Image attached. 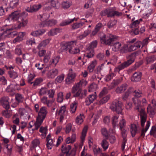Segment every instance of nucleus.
<instances>
[{
  "label": "nucleus",
  "mask_w": 156,
  "mask_h": 156,
  "mask_svg": "<svg viewBox=\"0 0 156 156\" xmlns=\"http://www.w3.org/2000/svg\"><path fill=\"white\" fill-rule=\"evenodd\" d=\"M132 92H133V94L134 97V98H132V101L135 105V108L140 113L141 126L142 127H144L147 119V115L144 112L143 108L142 107L140 101L137 99L138 98L141 97L143 95L142 91L139 89L134 90L133 89L130 87L125 92L123 96V99L124 100H126L129 94Z\"/></svg>",
  "instance_id": "obj_1"
},
{
  "label": "nucleus",
  "mask_w": 156,
  "mask_h": 156,
  "mask_svg": "<svg viewBox=\"0 0 156 156\" xmlns=\"http://www.w3.org/2000/svg\"><path fill=\"white\" fill-rule=\"evenodd\" d=\"M150 37L146 38L144 39L143 42L140 41H137L135 43L131 45L129 47L126 46L124 49L122 50L124 53H126L127 52H131L139 48L140 47H142L144 45L147 44L149 40H151V38H150Z\"/></svg>",
  "instance_id": "obj_2"
},
{
  "label": "nucleus",
  "mask_w": 156,
  "mask_h": 156,
  "mask_svg": "<svg viewBox=\"0 0 156 156\" xmlns=\"http://www.w3.org/2000/svg\"><path fill=\"white\" fill-rule=\"evenodd\" d=\"M108 45L112 46V49L114 51H117L121 50V51L123 53L124 52L122 51V50L126 46H125L123 48L121 49V45L117 41V37L111 34H110L108 37Z\"/></svg>",
  "instance_id": "obj_3"
},
{
  "label": "nucleus",
  "mask_w": 156,
  "mask_h": 156,
  "mask_svg": "<svg viewBox=\"0 0 156 156\" xmlns=\"http://www.w3.org/2000/svg\"><path fill=\"white\" fill-rule=\"evenodd\" d=\"M137 54V53L135 52L129 55L127 57V60L115 68V70L119 72L129 66L134 62Z\"/></svg>",
  "instance_id": "obj_4"
},
{
  "label": "nucleus",
  "mask_w": 156,
  "mask_h": 156,
  "mask_svg": "<svg viewBox=\"0 0 156 156\" xmlns=\"http://www.w3.org/2000/svg\"><path fill=\"white\" fill-rule=\"evenodd\" d=\"M76 42L71 41L62 45L61 48V51L66 52L68 51L71 54H75L79 53L80 50L77 48H75Z\"/></svg>",
  "instance_id": "obj_5"
},
{
  "label": "nucleus",
  "mask_w": 156,
  "mask_h": 156,
  "mask_svg": "<svg viewBox=\"0 0 156 156\" xmlns=\"http://www.w3.org/2000/svg\"><path fill=\"white\" fill-rule=\"evenodd\" d=\"M110 108L113 111H115L118 114H122L121 103L118 100H116L112 102Z\"/></svg>",
  "instance_id": "obj_6"
},
{
  "label": "nucleus",
  "mask_w": 156,
  "mask_h": 156,
  "mask_svg": "<svg viewBox=\"0 0 156 156\" xmlns=\"http://www.w3.org/2000/svg\"><path fill=\"white\" fill-rule=\"evenodd\" d=\"M12 27L5 25L1 28V31L3 32L4 34H7L5 36L8 35L9 37H13L17 35V32L16 31H12L13 30Z\"/></svg>",
  "instance_id": "obj_7"
},
{
  "label": "nucleus",
  "mask_w": 156,
  "mask_h": 156,
  "mask_svg": "<svg viewBox=\"0 0 156 156\" xmlns=\"http://www.w3.org/2000/svg\"><path fill=\"white\" fill-rule=\"evenodd\" d=\"M28 15V13L25 12H23L21 13L20 12L16 11L12 12L9 15V17L13 21H17L18 22L20 20V19L24 15L27 16Z\"/></svg>",
  "instance_id": "obj_8"
},
{
  "label": "nucleus",
  "mask_w": 156,
  "mask_h": 156,
  "mask_svg": "<svg viewBox=\"0 0 156 156\" xmlns=\"http://www.w3.org/2000/svg\"><path fill=\"white\" fill-rule=\"evenodd\" d=\"M147 111L148 113L151 117H153V116L156 114V101L155 100L153 99L151 101V104L148 105L147 107Z\"/></svg>",
  "instance_id": "obj_9"
},
{
  "label": "nucleus",
  "mask_w": 156,
  "mask_h": 156,
  "mask_svg": "<svg viewBox=\"0 0 156 156\" xmlns=\"http://www.w3.org/2000/svg\"><path fill=\"white\" fill-rule=\"evenodd\" d=\"M122 15V13L116 10V8L113 7L108 9V17L115 16L119 17Z\"/></svg>",
  "instance_id": "obj_10"
},
{
  "label": "nucleus",
  "mask_w": 156,
  "mask_h": 156,
  "mask_svg": "<svg viewBox=\"0 0 156 156\" xmlns=\"http://www.w3.org/2000/svg\"><path fill=\"white\" fill-rule=\"evenodd\" d=\"M48 112L46 107L43 106L41 107L39 112L37 118L44 120L46 117Z\"/></svg>",
  "instance_id": "obj_11"
},
{
  "label": "nucleus",
  "mask_w": 156,
  "mask_h": 156,
  "mask_svg": "<svg viewBox=\"0 0 156 156\" xmlns=\"http://www.w3.org/2000/svg\"><path fill=\"white\" fill-rule=\"evenodd\" d=\"M27 16L24 15L20 19V20L18 22V24L16 28L20 29L22 27H24L27 26L28 23V20L26 17Z\"/></svg>",
  "instance_id": "obj_12"
},
{
  "label": "nucleus",
  "mask_w": 156,
  "mask_h": 156,
  "mask_svg": "<svg viewBox=\"0 0 156 156\" xmlns=\"http://www.w3.org/2000/svg\"><path fill=\"white\" fill-rule=\"evenodd\" d=\"M83 82V81L81 80L73 87L71 90V92L73 94H75L76 92L79 91L82 89Z\"/></svg>",
  "instance_id": "obj_13"
},
{
  "label": "nucleus",
  "mask_w": 156,
  "mask_h": 156,
  "mask_svg": "<svg viewBox=\"0 0 156 156\" xmlns=\"http://www.w3.org/2000/svg\"><path fill=\"white\" fill-rule=\"evenodd\" d=\"M57 23V21L56 20L51 19L42 21V24L43 27H52L56 25Z\"/></svg>",
  "instance_id": "obj_14"
},
{
  "label": "nucleus",
  "mask_w": 156,
  "mask_h": 156,
  "mask_svg": "<svg viewBox=\"0 0 156 156\" xmlns=\"http://www.w3.org/2000/svg\"><path fill=\"white\" fill-rule=\"evenodd\" d=\"M87 90H82L81 89L79 91L73 94V97H78L79 99H82L85 97L87 95Z\"/></svg>",
  "instance_id": "obj_15"
},
{
  "label": "nucleus",
  "mask_w": 156,
  "mask_h": 156,
  "mask_svg": "<svg viewBox=\"0 0 156 156\" xmlns=\"http://www.w3.org/2000/svg\"><path fill=\"white\" fill-rule=\"evenodd\" d=\"M41 7V5H34L27 7L26 10L29 12H33L38 11Z\"/></svg>",
  "instance_id": "obj_16"
},
{
  "label": "nucleus",
  "mask_w": 156,
  "mask_h": 156,
  "mask_svg": "<svg viewBox=\"0 0 156 156\" xmlns=\"http://www.w3.org/2000/svg\"><path fill=\"white\" fill-rule=\"evenodd\" d=\"M142 73L140 72H136L134 73L131 78V81L134 82H138L141 79Z\"/></svg>",
  "instance_id": "obj_17"
},
{
  "label": "nucleus",
  "mask_w": 156,
  "mask_h": 156,
  "mask_svg": "<svg viewBox=\"0 0 156 156\" xmlns=\"http://www.w3.org/2000/svg\"><path fill=\"white\" fill-rule=\"evenodd\" d=\"M9 98L8 97H4L2 98L0 100L2 106L6 109H8L9 108Z\"/></svg>",
  "instance_id": "obj_18"
},
{
  "label": "nucleus",
  "mask_w": 156,
  "mask_h": 156,
  "mask_svg": "<svg viewBox=\"0 0 156 156\" xmlns=\"http://www.w3.org/2000/svg\"><path fill=\"white\" fill-rule=\"evenodd\" d=\"M66 111V107L62 106L58 111V115L59 118L60 122H63L65 117V113Z\"/></svg>",
  "instance_id": "obj_19"
},
{
  "label": "nucleus",
  "mask_w": 156,
  "mask_h": 156,
  "mask_svg": "<svg viewBox=\"0 0 156 156\" xmlns=\"http://www.w3.org/2000/svg\"><path fill=\"white\" fill-rule=\"evenodd\" d=\"M114 129H110L109 134L108 133V140H109L111 143H114L115 140V138L114 136Z\"/></svg>",
  "instance_id": "obj_20"
},
{
  "label": "nucleus",
  "mask_w": 156,
  "mask_h": 156,
  "mask_svg": "<svg viewBox=\"0 0 156 156\" xmlns=\"http://www.w3.org/2000/svg\"><path fill=\"white\" fill-rule=\"evenodd\" d=\"M58 73V70L56 69H53L50 70L47 73V77L50 78H54Z\"/></svg>",
  "instance_id": "obj_21"
},
{
  "label": "nucleus",
  "mask_w": 156,
  "mask_h": 156,
  "mask_svg": "<svg viewBox=\"0 0 156 156\" xmlns=\"http://www.w3.org/2000/svg\"><path fill=\"white\" fill-rule=\"evenodd\" d=\"M26 34L25 32H21L19 33L18 36L15 38L13 41V42L15 44L17 42H19L22 41L23 39V37Z\"/></svg>",
  "instance_id": "obj_22"
},
{
  "label": "nucleus",
  "mask_w": 156,
  "mask_h": 156,
  "mask_svg": "<svg viewBox=\"0 0 156 156\" xmlns=\"http://www.w3.org/2000/svg\"><path fill=\"white\" fill-rule=\"evenodd\" d=\"M75 20L76 21H77V19H75V18H74L73 19H69L66 20L64 21H62L59 24V26L61 27L68 25L70 23L73 22Z\"/></svg>",
  "instance_id": "obj_23"
},
{
  "label": "nucleus",
  "mask_w": 156,
  "mask_h": 156,
  "mask_svg": "<svg viewBox=\"0 0 156 156\" xmlns=\"http://www.w3.org/2000/svg\"><path fill=\"white\" fill-rule=\"evenodd\" d=\"M71 5L72 2L70 0H63L62 3V8L65 9L69 8Z\"/></svg>",
  "instance_id": "obj_24"
},
{
  "label": "nucleus",
  "mask_w": 156,
  "mask_h": 156,
  "mask_svg": "<svg viewBox=\"0 0 156 156\" xmlns=\"http://www.w3.org/2000/svg\"><path fill=\"white\" fill-rule=\"evenodd\" d=\"M45 31L44 29L38 30L32 32L31 33V35L34 37H37L42 35Z\"/></svg>",
  "instance_id": "obj_25"
},
{
  "label": "nucleus",
  "mask_w": 156,
  "mask_h": 156,
  "mask_svg": "<svg viewBox=\"0 0 156 156\" xmlns=\"http://www.w3.org/2000/svg\"><path fill=\"white\" fill-rule=\"evenodd\" d=\"M71 148V147L70 145H66V144H64L62 146L61 151L62 153L66 154L70 152L69 151Z\"/></svg>",
  "instance_id": "obj_26"
},
{
  "label": "nucleus",
  "mask_w": 156,
  "mask_h": 156,
  "mask_svg": "<svg viewBox=\"0 0 156 156\" xmlns=\"http://www.w3.org/2000/svg\"><path fill=\"white\" fill-rule=\"evenodd\" d=\"M87 52L86 55L85 54L84 55L88 58H92L94 55V50L93 49H90L89 48H87Z\"/></svg>",
  "instance_id": "obj_27"
},
{
  "label": "nucleus",
  "mask_w": 156,
  "mask_h": 156,
  "mask_svg": "<svg viewBox=\"0 0 156 156\" xmlns=\"http://www.w3.org/2000/svg\"><path fill=\"white\" fill-rule=\"evenodd\" d=\"M97 64V61L96 60H94L91 62L90 65L88 67V70L90 72H92L95 67V66Z\"/></svg>",
  "instance_id": "obj_28"
},
{
  "label": "nucleus",
  "mask_w": 156,
  "mask_h": 156,
  "mask_svg": "<svg viewBox=\"0 0 156 156\" xmlns=\"http://www.w3.org/2000/svg\"><path fill=\"white\" fill-rule=\"evenodd\" d=\"M122 78L120 79L113 80L112 82L111 83V84L109 87V88L111 89L114 88L115 86L120 83L122 82Z\"/></svg>",
  "instance_id": "obj_29"
},
{
  "label": "nucleus",
  "mask_w": 156,
  "mask_h": 156,
  "mask_svg": "<svg viewBox=\"0 0 156 156\" xmlns=\"http://www.w3.org/2000/svg\"><path fill=\"white\" fill-rule=\"evenodd\" d=\"M50 40L49 39H48L42 41L37 46L38 49H41L42 48L45 47L49 43Z\"/></svg>",
  "instance_id": "obj_30"
},
{
  "label": "nucleus",
  "mask_w": 156,
  "mask_h": 156,
  "mask_svg": "<svg viewBox=\"0 0 156 156\" xmlns=\"http://www.w3.org/2000/svg\"><path fill=\"white\" fill-rule=\"evenodd\" d=\"M127 85L124 84L120 87H118L116 90V92L118 93H120L123 92L127 88Z\"/></svg>",
  "instance_id": "obj_31"
},
{
  "label": "nucleus",
  "mask_w": 156,
  "mask_h": 156,
  "mask_svg": "<svg viewBox=\"0 0 156 156\" xmlns=\"http://www.w3.org/2000/svg\"><path fill=\"white\" fill-rule=\"evenodd\" d=\"M151 124L150 121H147L146 122V124L145 126V128H143L142 130L141 133V136L144 137L145 135V133L148 130Z\"/></svg>",
  "instance_id": "obj_32"
},
{
  "label": "nucleus",
  "mask_w": 156,
  "mask_h": 156,
  "mask_svg": "<svg viewBox=\"0 0 156 156\" xmlns=\"http://www.w3.org/2000/svg\"><path fill=\"white\" fill-rule=\"evenodd\" d=\"M43 120L41 119H39L37 118L36 121L34 124L35 128L33 129V131L35 130H37L41 125Z\"/></svg>",
  "instance_id": "obj_33"
},
{
  "label": "nucleus",
  "mask_w": 156,
  "mask_h": 156,
  "mask_svg": "<svg viewBox=\"0 0 156 156\" xmlns=\"http://www.w3.org/2000/svg\"><path fill=\"white\" fill-rule=\"evenodd\" d=\"M84 24L83 22L80 23H76L71 25L72 29L74 30L81 27Z\"/></svg>",
  "instance_id": "obj_34"
},
{
  "label": "nucleus",
  "mask_w": 156,
  "mask_h": 156,
  "mask_svg": "<svg viewBox=\"0 0 156 156\" xmlns=\"http://www.w3.org/2000/svg\"><path fill=\"white\" fill-rule=\"evenodd\" d=\"M77 106V103L75 101L71 103L70 105V112L71 113H73L75 112Z\"/></svg>",
  "instance_id": "obj_35"
},
{
  "label": "nucleus",
  "mask_w": 156,
  "mask_h": 156,
  "mask_svg": "<svg viewBox=\"0 0 156 156\" xmlns=\"http://www.w3.org/2000/svg\"><path fill=\"white\" fill-rule=\"evenodd\" d=\"M98 97L101 98L105 97H107V88L106 87H104L100 92Z\"/></svg>",
  "instance_id": "obj_36"
},
{
  "label": "nucleus",
  "mask_w": 156,
  "mask_h": 156,
  "mask_svg": "<svg viewBox=\"0 0 156 156\" xmlns=\"http://www.w3.org/2000/svg\"><path fill=\"white\" fill-rule=\"evenodd\" d=\"M84 118L83 115L80 114L78 116L76 119V122L78 125H80L83 122Z\"/></svg>",
  "instance_id": "obj_37"
},
{
  "label": "nucleus",
  "mask_w": 156,
  "mask_h": 156,
  "mask_svg": "<svg viewBox=\"0 0 156 156\" xmlns=\"http://www.w3.org/2000/svg\"><path fill=\"white\" fill-rule=\"evenodd\" d=\"M51 5L54 8L58 9L60 7V3L58 0H51Z\"/></svg>",
  "instance_id": "obj_38"
},
{
  "label": "nucleus",
  "mask_w": 156,
  "mask_h": 156,
  "mask_svg": "<svg viewBox=\"0 0 156 156\" xmlns=\"http://www.w3.org/2000/svg\"><path fill=\"white\" fill-rule=\"evenodd\" d=\"M15 99L19 103H22L23 101L24 98L22 95L19 93H17L15 95Z\"/></svg>",
  "instance_id": "obj_39"
},
{
  "label": "nucleus",
  "mask_w": 156,
  "mask_h": 156,
  "mask_svg": "<svg viewBox=\"0 0 156 156\" xmlns=\"http://www.w3.org/2000/svg\"><path fill=\"white\" fill-rule=\"evenodd\" d=\"M8 74L9 77L13 79H15L18 77V74L17 73L13 71L10 70L9 71Z\"/></svg>",
  "instance_id": "obj_40"
},
{
  "label": "nucleus",
  "mask_w": 156,
  "mask_h": 156,
  "mask_svg": "<svg viewBox=\"0 0 156 156\" xmlns=\"http://www.w3.org/2000/svg\"><path fill=\"white\" fill-rule=\"evenodd\" d=\"M88 127L87 126H85L83 128L82 133V135L81 136V138L82 141L84 140L85 138L86 135V133Z\"/></svg>",
  "instance_id": "obj_41"
},
{
  "label": "nucleus",
  "mask_w": 156,
  "mask_h": 156,
  "mask_svg": "<svg viewBox=\"0 0 156 156\" xmlns=\"http://www.w3.org/2000/svg\"><path fill=\"white\" fill-rule=\"evenodd\" d=\"M43 81V79L41 78L37 79L33 82H30V84H33L34 87L39 85Z\"/></svg>",
  "instance_id": "obj_42"
},
{
  "label": "nucleus",
  "mask_w": 156,
  "mask_h": 156,
  "mask_svg": "<svg viewBox=\"0 0 156 156\" xmlns=\"http://www.w3.org/2000/svg\"><path fill=\"white\" fill-rule=\"evenodd\" d=\"M5 90L8 93H12L13 95V93H14L15 91L13 85L12 84H10V85L8 86L6 88Z\"/></svg>",
  "instance_id": "obj_43"
},
{
  "label": "nucleus",
  "mask_w": 156,
  "mask_h": 156,
  "mask_svg": "<svg viewBox=\"0 0 156 156\" xmlns=\"http://www.w3.org/2000/svg\"><path fill=\"white\" fill-rule=\"evenodd\" d=\"M142 21V19H140L139 20H137L135 21H134L131 25V27L132 28L138 27V26L139 24H140V22Z\"/></svg>",
  "instance_id": "obj_44"
},
{
  "label": "nucleus",
  "mask_w": 156,
  "mask_h": 156,
  "mask_svg": "<svg viewBox=\"0 0 156 156\" xmlns=\"http://www.w3.org/2000/svg\"><path fill=\"white\" fill-rule=\"evenodd\" d=\"M107 138H105L102 140L101 144V146L104 149V151H105L107 149Z\"/></svg>",
  "instance_id": "obj_45"
},
{
  "label": "nucleus",
  "mask_w": 156,
  "mask_h": 156,
  "mask_svg": "<svg viewBox=\"0 0 156 156\" xmlns=\"http://www.w3.org/2000/svg\"><path fill=\"white\" fill-rule=\"evenodd\" d=\"M112 123L113 126V129L115 130V127L116 126L117 123L118 122V117L116 116H114L112 118Z\"/></svg>",
  "instance_id": "obj_46"
},
{
  "label": "nucleus",
  "mask_w": 156,
  "mask_h": 156,
  "mask_svg": "<svg viewBox=\"0 0 156 156\" xmlns=\"http://www.w3.org/2000/svg\"><path fill=\"white\" fill-rule=\"evenodd\" d=\"M40 144L39 140L37 139H35L33 140L31 142L32 146L34 148L38 146Z\"/></svg>",
  "instance_id": "obj_47"
},
{
  "label": "nucleus",
  "mask_w": 156,
  "mask_h": 156,
  "mask_svg": "<svg viewBox=\"0 0 156 156\" xmlns=\"http://www.w3.org/2000/svg\"><path fill=\"white\" fill-rule=\"evenodd\" d=\"M137 128L136 126L135 125H132L130 129L131 133L133 137L135 136L137 132Z\"/></svg>",
  "instance_id": "obj_48"
},
{
  "label": "nucleus",
  "mask_w": 156,
  "mask_h": 156,
  "mask_svg": "<svg viewBox=\"0 0 156 156\" xmlns=\"http://www.w3.org/2000/svg\"><path fill=\"white\" fill-rule=\"evenodd\" d=\"M93 149L95 156H97L101 152L100 148L97 147V146L95 145L93 147Z\"/></svg>",
  "instance_id": "obj_49"
},
{
  "label": "nucleus",
  "mask_w": 156,
  "mask_h": 156,
  "mask_svg": "<svg viewBox=\"0 0 156 156\" xmlns=\"http://www.w3.org/2000/svg\"><path fill=\"white\" fill-rule=\"evenodd\" d=\"M64 75L62 74L58 76L55 79V81L57 83H61L63 80L64 78Z\"/></svg>",
  "instance_id": "obj_50"
},
{
  "label": "nucleus",
  "mask_w": 156,
  "mask_h": 156,
  "mask_svg": "<svg viewBox=\"0 0 156 156\" xmlns=\"http://www.w3.org/2000/svg\"><path fill=\"white\" fill-rule=\"evenodd\" d=\"M98 85L94 83H92L89 86L88 91L89 92L95 90L98 88Z\"/></svg>",
  "instance_id": "obj_51"
},
{
  "label": "nucleus",
  "mask_w": 156,
  "mask_h": 156,
  "mask_svg": "<svg viewBox=\"0 0 156 156\" xmlns=\"http://www.w3.org/2000/svg\"><path fill=\"white\" fill-rule=\"evenodd\" d=\"M18 0H12L10 2V6L12 8H13L18 5Z\"/></svg>",
  "instance_id": "obj_52"
},
{
  "label": "nucleus",
  "mask_w": 156,
  "mask_h": 156,
  "mask_svg": "<svg viewBox=\"0 0 156 156\" xmlns=\"http://www.w3.org/2000/svg\"><path fill=\"white\" fill-rule=\"evenodd\" d=\"M63 93L62 92H60L57 94V101L58 102L61 103L63 100Z\"/></svg>",
  "instance_id": "obj_53"
},
{
  "label": "nucleus",
  "mask_w": 156,
  "mask_h": 156,
  "mask_svg": "<svg viewBox=\"0 0 156 156\" xmlns=\"http://www.w3.org/2000/svg\"><path fill=\"white\" fill-rule=\"evenodd\" d=\"M67 76L74 79L76 76V74L73 71L72 69H69V73L68 74Z\"/></svg>",
  "instance_id": "obj_54"
},
{
  "label": "nucleus",
  "mask_w": 156,
  "mask_h": 156,
  "mask_svg": "<svg viewBox=\"0 0 156 156\" xmlns=\"http://www.w3.org/2000/svg\"><path fill=\"white\" fill-rule=\"evenodd\" d=\"M21 46L22 45H21L17 46L15 49V53L18 55H20L22 54V51L21 49Z\"/></svg>",
  "instance_id": "obj_55"
},
{
  "label": "nucleus",
  "mask_w": 156,
  "mask_h": 156,
  "mask_svg": "<svg viewBox=\"0 0 156 156\" xmlns=\"http://www.w3.org/2000/svg\"><path fill=\"white\" fill-rule=\"evenodd\" d=\"M97 45V41L96 40L93 41L90 43L89 46L88 48H89L90 49H93V48L96 47Z\"/></svg>",
  "instance_id": "obj_56"
},
{
  "label": "nucleus",
  "mask_w": 156,
  "mask_h": 156,
  "mask_svg": "<svg viewBox=\"0 0 156 156\" xmlns=\"http://www.w3.org/2000/svg\"><path fill=\"white\" fill-rule=\"evenodd\" d=\"M55 92V90H48V94L49 98H54Z\"/></svg>",
  "instance_id": "obj_57"
},
{
  "label": "nucleus",
  "mask_w": 156,
  "mask_h": 156,
  "mask_svg": "<svg viewBox=\"0 0 156 156\" xmlns=\"http://www.w3.org/2000/svg\"><path fill=\"white\" fill-rule=\"evenodd\" d=\"M126 125V121L124 119H122L120 121L119 124V126L120 127V129H124V127Z\"/></svg>",
  "instance_id": "obj_58"
},
{
  "label": "nucleus",
  "mask_w": 156,
  "mask_h": 156,
  "mask_svg": "<svg viewBox=\"0 0 156 156\" xmlns=\"http://www.w3.org/2000/svg\"><path fill=\"white\" fill-rule=\"evenodd\" d=\"M154 57L153 55L149 56L146 58V60L147 64L152 62L154 60Z\"/></svg>",
  "instance_id": "obj_59"
},
{
  "label": "nucleus",
  "mask_w": 156,
  "mask_h": 156,
  "mask_svg": "<svg viewBox=\"0 0 156 156\" xmlns=\"http://www.w3.org/2000/svg\"><path fill=\"white\" fill-rule=\"evenodd\" d=\"M60 58L59 56H57L54 57L52 59L51 62V64H53L54 66H55L59 62Z\"/></svg>",
  "instance_id": "obj_60"
},
{
  "label": "nucleus",
  "mask_w": 156,
  "mask_h": 156,
  "mask_svg": "<svg viewBox=\"0 0 156 156\" xmlns=\"http://www.w3.org/2000/svg\"><path fill=\"white\" fill-rule=\"evenodd\" d=\"M48 141L47 145L48 149H51L52 148V147L53 145V140L52 139H49Z\"/></svg>",
  "instance_id": "obj_61"
},
{
  "label": "nucleus",
  "mask_w": 156,
  "mask_h": 156,
  "mask_svg": "<svg viewBox=\"0 0 156 156\" xmlns=\"http://www.w3.org/2000/svg\"><path fill=\"white\" fill-rule=\"evenodd\" d=\"M48 90L47 88L45 87L42 88L40 90V95H42L46 94L47 93Z\"/></svg>",
  "instance_id": "obj_62"
},
{
  "label": "nucleus",
  "mask_w": 156,
  "mask_h": 156,
  "mask_svg": "<svg viewBox=\"0 0 156 156\" xmlns=\"http://www.w3.org/2000/svg\"><path fill=\"white\" fill-rule=\"evenodd\" d=\"M101 132L102 135L105 138H107V130L106 128H103L101 130Z\"/></svg>",
  "instance_id": "obj_63"
},
{
  "label": "nucleus",
  "mask_w": 156,
  "mask_h": 156,
  "mask_svg": "<svg viewBox=\"0 0 156 156\" xmlns=\"http://www.w3.org/2000/svg\"><path fill=\"white\" fill-rule=\"evenodd\" d=\"M151 135L156 136V127L153 126L150 132Z\"/></svg>",
  "instance_id": "obj_64"
}]
</instances>
